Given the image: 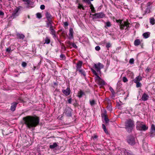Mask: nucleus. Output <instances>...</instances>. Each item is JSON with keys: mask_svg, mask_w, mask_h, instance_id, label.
I'll use <instances>...</instances> for the list:
<instances>
[{"mask_svg": "<svg viewBox=\"0 0 155 155\" xmlns=\"http://www.w3.org/2000/svg\"><path fill=\"white\" fill-rule=\"evenodd\" d=\"M136 83V87H140L141 86V84L140 82L135 83Z\"/></svg>", "mask_w": 155, "mask_h": 155, "instance_id": "43", "label": "nucleus"}, {"mask_svg": "<svg viewBox=\"0 0 155 155\" xmlns=\"http://www.w3.org/2000/svg\"><path fill=\"white\" fill-rule=\"evenodd\" d=\"M123 81L124 82H126L128 80L126 77H124L123 78Z\"/></svg>", "mask_w": 155, "mask_h": 155, "instance_id": "46", "label": "nucleus"}, {"mask_svg": "<svg viewBox=\"0 0 155 155\" xmlns=\"http://www.w3.org/2000/svg\"><path fill=\"white\" fill-rule=\"evenodd\" d=\"M49 29L50 31V33L53 36V37L55 38L56 37L55 32L53 28H50Z\"/></svg>", "mask_w": 155, "mask_h": 155, "instance_id": "24", "label": "nucleus"}, {"mask_svg": "<svg viewBox=\"0 0 155 155\" xmlns=\"http://www.w3.org/2000/svg\"><path fill=\"white\" fill-rule=\"evenodd\" d=\"M149 98V96L148 94L144 93L142 96L141 99L144 101H145L148 100Z\"/></svg>", "mask_w": 155, "mask_h": 155, "instance_id": "15", "label": "nucleus"}, {"mask_svg": "<svg viewBox=\"0 0 155 155\" xmlns=\"http://www.w3.org/2000/svg\"><path fill=\"white\" fill-rule=\"evenodd\" d=\"M141 43L140 40L139 39H136L134 42V44L135 46H138L140 45Z\"/></svg>", "mask_w": 155, "mask_h": 155, "instance_id": "23", "label": "nucleus"}, {"mask_svg": "<svg viewBox=\"0 0 155 155\" xmlns=\"http://www.w3.org/2000/svg\"><path fill=\"white\" fill-rule=\"evenodd\" d=\"M34 70H35L36 68V67L35 66L34 67Z\"/></svg>", "mask_w": 155, "mask_h": 155, "instance_id": "63", "label": "nucleus"}, {"mask_svg": "<svg viewBox=\"0 0 155 155\" xmlns=\"http://www.w3.org/2000/svg\"><path fill=\"white\" fill-rule=\"evenodd\" d=\"M82 63L83 62L81 61H79L78 62L76 66L77 71L80 70V68L82 66Z\"/></svg>", "mask_w": 155, "mask_h": 155, "instance_id": "16", "label": "nucleus"}, {"mask_svg": "<svg viewBox=\"0 0 155 155\" xmlns=\"http://www.w3.org/2000/svg\"><path fill=\"white\" fill-rule=\"evenodd\" d=\"M154 136H155V125L152 124L151 126L150 136L152 137Z\"/></svg>", "mask_w": 155, "mask_h": 155, "instance_id": "10", "label": "nucleus"}, {"mask_svg": "<svg viewBox=\"0 0 155 155\" xmlns=\"http://www.w3.org/2000/svg\"><path fill=\"white\" fill-rule=\"evenodd\" d=\"M45 16L47 19V21H52L51 19H52V17L51 16V15L50 14L49 12H47L46 13Z\"/></svg>", "mask_w": 155, "mask_h": 155, "instance_id": "20", "label": "nucleus"}, {"mask_svg": "<svg viewBox=\"0 0 155 155\" xmlns=\"http://www.w3.org/2000/svg\"><path fill=\"white\" fill-rule=\"evenodd\" d=\"M150 23L152 25H153L155 24V20L153 18H151L150 19Z\"/></svg>", "mask_w": 155, "mask_h": 155, "instance_id": "28", "label": "nucleus"}, {"mask_svg": "<svg viewBox=\"0 0 155 155\" xmlns=\"http://www.w3.org/2000/svg\"><path fill=\"white\" fill-rule=\"evenodd\" d=\"M116 21L117 23H120V26L121 29H123L125 26L127 27V28L129 27L130 23L128 22L125 21L124 22V23H122V20H116Z\"/></svg>", "mask_w": 155, "mask_h": 155, "instance_id": "4", "label": "nucleus"}, {"mask_svg": "<svg viewBox=\"0 0 155 155\" xmlns=\"http://www.w3.org/2000/svg\"><path fill=\"white\" fill-rule=\"evenodd\" d=\"M142 122L138 121L137 122L136 128L137 130L145 131L147 130L148 127L145 125L143 124Z\"/></svg>", "mask_w": 155, "mask_h": 155, "instance_id": "3", "label": "nucleus"}, {"mask_svg": "<svg viewBox=\"0 0 155 155\" xmlns=\"http://www.w3.org/2000/svg\"><path fill=\"white\" fill-rule=\"evenodd\" d=\"M101 49L100 47L99 46H97L95 47V49L96 50L98 51Z\"/></svg>", "mask_w": 155, "mask_h": 155, "instance_id": "50", "label": "nucleus"}, {"mask_svg": "<svg viewBox=\"0 0 155 155\" xmlns=\"http://www.w3.org/2000/svg\"><path fill=\"white\" fill-rule=\"evenodd\" d=\"M95 101L94 100L90 101V103L91 106L94 105L95 104Z\"/></svg>", "mask_w": 155, "mask_h": 155, "instance_id": "38", "label": "nucleus"}, {"mask_svg": "<svg viewBox=\"0 0 155 155\" xmlns=\"http://www.w3.org/2000/svg\"><path fill=\"white\" fill-rule=\"evenodd\" d=\"M27 63L25 62H23L22 63V66L23 67L25 68V67H26L27 66Z\"/></svg>", "mask_w": 155, "mask_h": 155, "instance_id": "49", "label": "nucleus"}, {"mask_svg": "<svg viewBox=\"0 0 155 155\" xmlns=\"http://www.w3.org/2000/svg\"><path fill=\"white\" fill-rule=\"evenodd\" d=\"M52 21H46V27L47 28L49 27L50 28H51L53 27V25H52Z\"/></svg>", "mask_w": 155, "mask_h": 155, "instance_id": "21", "label": "nucleus"}, {"mask_svg": "<svg viewBox=\"0 0 155 155\" xmlns=\"http://www.w3.org/2000/svg\"><path fill=\"white\" fill-rule=\"evenodd\" d=\"M91 70L92 71L93 73L96 76V79L97 78L98 76H99L98 75V74H97L96 71L92 68L91 69Z\"/></svg>", "mask_w": 155, "mask_h": 155, "instance_id": "35", "label": "nucleus"}, {"mask_svg": "<svg viewBox=\"0 0 155 155\" xmlns=\"http://www.w3.org/2000/svg\"><path fill=\"white\" fill-rule=\"evenodd\" d=\"M40 8L41 10H43V9H45V6L43 5H41L40 6Z\"/></svg>", "mask_w": 155, "mask_h": 155, "instance_id": "54", "label": "nucleus"}, {"mask_svg": "<svg viewBox=\"0 0 155 155\" xmlns=\"http://www.w3.org/2000/svg\"><path fill=\"white\" fill-rule=\"evenodd\" d=\"M98 137L96 135H94L93 137H92V138L94 140H95L97 139V138Z\"/></svg>", "mask_w": 155, "mask_h": 155, "instance_id": "58", "label": "nucleus"}, {"mask_svg": "<svg viewBox=\"0 0 155 155\" xmlns=\"http://www.w3.org/2000/svg\"><path fill=\"white\" fill-rule=\"evenodd\" d=\"M152 4V3H151L150 2H148L147 3V7H150V5Z\"/></svg>", "mask_w": 155, "mask_h": 155, "instance_id": "53", "label": "nucleus"}, {"mask_svg": "<svg viewBox=\"0 0 155 155\" xmlns=\"http://www.w3.org/2000/svg\"><path fill=\"white\" fill-rule=\"evenodd\" d=\"M150 7H149L147 8L146 10L145 11V13L146 14L149 13L150 12Z\"/></svg>", "mask_w": 155, "mask_h": 155, "instance_id": "36", "label": "nucleus"}, {"mask_svg": "<svg viewBox=\"0 0 155 155\" xmlns=\"http://www.w3.org/2000/svg\"><path fill=\"white\" fill-rule=\"evenodd\" d=\"M73 30L72 28H70L69 29V39H72L73 38Z\"/></svg>", "mask_w": 155, "mask_h": 155, "instance_id": "19", "label": "nucleus"}, {"mask_svg": "<svg viewBox=\"0 0 155 155\" xmlns=\"http://www.w3.org/2000/svg\"><path fill=\"white\" fill-rule=\"evenodd\" d=\"M96 80L99 85H104L105 84L104 81L102 80L99 76H98L97 78L96 79Z\"/></svg>", "mask_w": 155, "mask_h": 155, "instance_id": "12", "label": "nucleus"}, {"mask_svg": "<svg viewBox=\"0 0 155 155\" xmlns=\"http://www.w3.org/2000/svg\"><path fill=\"white\" fill-rule=\"evenodd\" d=\"M58 85V83L56 82H54L53 83V87L54 88H55L56 87H57Z\"/></svg>", "mask_w": 155, "mask_h": 155, "instance_id": "52", "label": "nucleus"}, {"mask_svg": "<svg viewBox=\"0 0 155 155\" xmlns=\"http://www.w3.org/2000/svg\"><path fill=\"white\" fill-rule=\"evenodd\" d=\"M58 90L57 89V88H56L55 90L54 91V94L55 95V96H57L58 95Z\"/></svg>", "mask_w": 155, "mask_h": 155, "instance_id": "48", "label": "nucleus"}, {"mask_svg": "<svg viewBox=\"0 0 155 155\" xmlns=\"http://www.w3.org/2000/svg\"><path fill=\"white\" fill-rule=\"evenodd\" d=\"M125 128L128 132H131L134 127V122L131 119L127 120L125 122Z\"/></svg>", "mask_w": 155, "mask_h": 155, "instance_id": "2", "label": "nucleus"}, {"mask_svg": "<svg viewBox=\"0 0 155 155\" xmlns=\"http://www.w3.org/2000/svg\"><path fill=\"white\" fill-rule=\"evenodd\" d=\"M82 1L87 4H90L91 2L89 0H82Z\"/></svg>", "mask_w": 155, "mask_h": 155, "instance_id": "47", "label": "nucleus"}, {"mask_svg": "<svg viewBox=\"0 0 155 155\" xmlns=\"http://www.w3.org/2000/svg\"><path fill=\"white\" fill-rule=\"evenodd\" d=\"M142 80V78L140 76L137 77L134 80V83H137L140 82V81Z\"/></svg>", "mask_w": 155, "mask_h": 155, "instance_id": "22", "label": "nucleus"}, {"mask_svg": "<svg viewBox=\"0 0 155 155\" xmlns=\"http://www.w3.org/2000/svg\"><path fill=\"white\" fill-rule=\"evenodd\" d=\"M106 26H105V27H106V26L107 27H110L111 25V24L110 22L109 21L106 22Z\"/></svg>", "mask_w": 155, "mask_h": 155, "instance_id": "41", "label": "nucleus"}, {"mask_svg": "<svg viewBox=\"0 0 155 155\" xmlns=\"http://www.w3.org/2000/svg\"><path fill=\"white\" fill-rule=\"evenodd\" d=\"M89 5H90L89 7H90V9H91V11L93 13H95L96 12L91 2L90 4H88Z\"/></svg>", "mask_w": 155, "mask_h": 155, "instance_id": "25", "label": "nucleus"}, {"mask_svg": "<svg viewBox=\"0 0 155 155\" xmlns=\"http://www.w3.org/2000/svg\"><path fill=\"white\" fill-rule=\"evenodd\" d=\"M151 68L147 67L145 70V72L146 73H148L151 71Z\"/></svg>", "mask_w": 155, "mask_h": 155, "instance_id": "44", "label": "nucleus"}, {"mask_svg": "<svg viewBox=\"0 0 155 155\" xmlns=\"http://www.w3.org/2000/svg\"><path fill=\"white\" fill-rule=\"evenodd\" d=\"M63 117V116L61 115V117H60V118H61Z\"/></svg>", "mask_w": 155, "mask_h": 155, "instance_id": "64", "label": "nucleus"}, {"mask_svg": "<svg viewBox=\"0 0 155 155\" xmlns=\"http://www.w3.org/2000/svg\"><path fill=\"white\" fill-rule=\"evenodd\" d=\"M138 4L142 2L144 0H136Z\"/></svg>", "mask_w": 155, "mask_h": 155, "instance_id": "55", "label": "nucleus"}, {"mask_svg": "<svg viewBox=\"0 0 155 155\" xmlns=\"http://www.w3.org/2000/svg\"><path fill=\"white\" fill-rule=\"evenodd\" d=\"M16 36L17 39L23 40L25 38V36L22 34L17 33L16 34Z\"/></svg>", "mask_w": 155, "mask_h": 155, "instance_id": "14", "label": "nucleus"}, {"mask_svg": "<svg viewBox=\"0 0 155 155\" xmlns=\"http://www.w3.org/2000/svg\"><path fill=\"white\" fill-rule=\"evenodd\" d=\"M45 43H46L47 44H49L50 42V39L47 37H46L45 38Z\"/></svg>", "mask_w": 155, "mask_h": 155, "instance_id": "34", "label": "nucleus"}, {"mask_svg": "<svg viewBox=\"0 0 155 155\" xmlns=\"http://www.w3.org/2000/svg\"><path fill=\"white\" fill-rule=\"evenodd\" d=\"M84 94V92L82 90H81L78 94V96L79 98H81Z\"/></svg>", "mask_w": 155, "mask_h": 155, "instance_id": "26", "label": "nucleus"}, {"mask_svg": "<svg viewBox=\"0 0 155 155\" xmlns=\"http://www.w3.org/2000/svg\"><path fill=\"white\" fill-rule=\"evenodd\" d=\"M62 50H63L64 51L65 50V47H64V46H63L62 48Z\"/></svg>", "mask_w": 155, "mask_h": 155, "instance_id": "61", "label": "nucleus"}, {"mask_svg": "<svg viewBox=\"0 0 155 155\" xmlns=\"http://www.w3.org/2000/svg\"><path fill=\"white\" fill-rule=\"evenodd\" d=\"M57 144L56 143H54L53 144L51 145L50 146V148L51 149H54L57 146Z\"/></svg>", "mask_w": 155, "mask_h": 155, "instance_id": "30", "label": "nucleus"}, {"mask_svg": "<svg viewBox=\"0 0 155 155\" xmlns=\"http://www.w3.org/2000/svg\"><path fill=\"white\" fill-rule=\"evenodd\" d=\"M18 102H14L11 104V106L10 108V110L14 111L15 110V108L17 105L18 104Z\"/></svg>", "mask_w": 155, "mask_h": 155, "instance_id": "13", "label": "nucleus"}, {"mask_svg": "<svg viewBox=\"0 0 155 155\" xmlns=\"http://www.w3.org/2000/svg\"><path fill=\"white\" fill-rule=\"evenodd\" d=\"M22 1L25 2V4L26 5L27 8L30 7V5H31V1L30 0H22Z\"/></svg>", "mask_w": 155, "mask_h": 155, "instance_id": "18", "label": "nucleus"}, {"mask_svg": "<svg viewBox=\"0 0 155 155\" xmlns=\"http://www.w3.org/2000/svg\"><path fill=\"white\" fill-rule=\"evenodd\" d=\"M129 63L131 64H133L134 63V60L133 58H131L130 59L129 61Z\"/></svg>", "mask_w": 155, "mask_h": 155, "instance_id": "42", "label": "nucleus"}, {"mask_svg": "<svg viewBox=\"0 0 155 155\" xmlns=\"http://www.w3.org/2000/svg\"><path fill=\"white\" fill-rule=\"evenodd\" d=\"M63 93L66 96H68L70 94L71 91L70 88H67L66 90H62Z\"/></svg>", "mask_w": 155, "mask_h": 155, "instance_id": "17", "label": "nucleus"}, {"mask_svg": "<svg viewBox=\"0 0 155 155\" xmlns=\"http://www.w3.org/2000/svg\"><path fill=\"white\" fill-rule=\"evenodd\" d=\"M36 16L38 18H40L42 17L41 14L40 13H38L36 14Z\"/></svg>", "mask_w": 155, "mask_h": 155, "instance_id": "39", "label": "nucleus"}, {"mask_svg": "<svg viewBox=\"0 0 155 155\" xmlns=\"http://www.w3.org/2000/svg\"><path fill=\"white\" fill-rule=\"evenodd\" d=\"M109 89L111 91V92L112 93V97H115V92L113 89V88L111 87H109Z\"/></svg>", "mask_w": 155, "mask_h": 155, "instance_id": "27", "label": "nucleus"}, {"mask_svg": "<svg viewBox=\"0 0 155 155\" xmlns=\"http://www.w3.org/2000/svg\"><path fill=\"white\" fill-rule=\"evenodd\" d=\"M94 67L98 72H100L101 69L103 68L104 66L102 64L98 62L97 64H95Z\"/></svg>", "mask_w": 155, "mask_h": 155, "instance_id": "7", "label": "nucleus"}, {"mask_svg": "<svg viewBox=\"0 0 155 155\" xmlns=\"http://www.w3.org/2000/svg\"><path fill=\"white\" fill-rule=\"evenodd\" d=\"M71 100H72V99H71V98H70V99H68V103H69V104H71Z\"/></svg>", "mask_w": 155, "mask_h": 155, "instance_id": "57", "label": "nucleus"}, {"mask_svg": "<svg viewBox=\"0 0 155 155\" xmlns=\"http://www.w3.org/2000/svg\"><path fill=\"white\" fill-rule=\"evenodd\" d=\"M72 109L69 107H67L65 110V112L67 116L71 117V116Z\"/></svg>", "mask_w": 155, "mask_h": 155, "instance_id": "11", "label": "nucleus"}, {"mask_svg": "<svg viewBox=\"0 0 155 155\" xmlns=\"http://www.w3.org/2000/svg\"><path fill=\"white\" fill-rule=\"evenodd\" d=\"M127 141L129 144L132 145H134L135 143V138L134 136L131 135L128 136Z\"/></svg>", "mask_w": 155, "mask_h": 155, "instance_id": "6", "label": "nucleus"}, {"mask_svg": "<svg viewBox=\"0 0 155 155\" xmlns=\"http://www.w3.org/2000/svg\"><path fill=\"white\" fill-rule=\"evenodd\" d=\"M21 8V6H19L17 7L16 9H15L11 15L10 18L13 19L18 17L19 15L18 12L19 11L20 9Z\"/></svg>", "mask_w": 155, "mask_h": 155, "instance_id": "5", "label": "nucleus"}, {"mask_svg": "<svg viewBox=\"0 0 155 155\" xmlns=\"http://www.w3.org/2000/svg\"><path fill=\"white\" fill-rule=\"evenodd\" d=\"M84 77L86 76V73L85 71L83 69H80L78 71Z\"/></svg>", "mask_w": 155, "mask_h": 155, "instance_id": "29", "label": "nucleus"}, {"mask_svg": "<svg viewBox=\"0 0 155 155\" xmlns=\"http://www.w3.org/2000/svg\"><path fill=\"white\" fill-rule=\"evenodd\" d=\"M64 25L65 26H67L68 25V23L67 22H65L64 23Z\"/></svg>", "mask_w": 155, "mask_h": 155, "instance_id": "60", "label": "nucleus"}, {"mask_svg": "<svg viewBox=\"0 0 155 155\" xmlns=\"http://www.w3.org/2000/svg\"><path fill=\"white\" fill-rule=\"evenodd\" d=\"M23 124L29 129H34L39 124L40 119L38 117L34 116H27L23 118Z\"/></svg>", "mask_w": 155, "mask_h": 155, "instance_id": "1", "label": "nucleus"}, {"mask_svg": "<svg viewBox=\"0 0 155 155\" xmlns=\"http://www.w3.org/2000/svg\"><path fill=\"white\" fill-rule=\"evenodd\" d=\"M93 15L95 18H102L105 17V15L103 12H99L93 14Z\"/></svg>", "mask_w": 155, "mask_h": 155, "instance_id": "8", "label": "nucleus"}, {"mask_svg": "<svg viewBox=\"0 0 155 155\" xmlns=\"http://www.w3.org/2000/svg\"><path fill=\"white\" fill-rule=\"evenodd\" d=\"M4 15V13L1 11H0V15Z\"/></svg>", "mask_w": 155, "mask_h": 155, "instance_id": "59", "label": "nucleus"}, {"mask_svg": "<svg viewBox=\"0 0 155 155\" xmlns=\"http://www.w3.org/2000/svg\"><path fill=\"white\" fill-rule=\"evenodd\" d=\"M106 47L107 48V49H109V48L111 47V44L110 42H108L106 43Z\"/></svg>", "mask_w": 155, "mask_h": 155, "instance_id": "37", "label": "nucleus"}, {"mask_svg": "<svg viewBox=\"0 0 155 155\" xmlns=\"http://www.w3.org/2000/svg\"><path fill=\"white\" fill-rule=\"evenodd\" d=\"M102 128L103 129L104 131L105 132L106 134H108V132L107 130L106 126L104 124H102Z\"/></svg>", "mask_w": 155, "mask_h": 155, "instance_id": "33", "label": "nucleus"}, {"mask_svg": "<svg viewBox=\"0 0 155 155\" xmlns=\"http://www.w3.org/2000/svg\"><path fill=\"white\" fill-rule=\"evenodd\" d=\"M71 45L72 47L73 48H77L78 47L76 45V44H75L74 43H71L70 44Z\"/></svg>", "mask_w": 155, "mask_h": 155, "instance_id": "45", "label": "nucleus"}, {"mask_svg": "<svg viewBox=\"0 0 155 155\" xmlns=\"http://www.w3.org/2000/svg\"><path fill=\"white\" fill-rule=\"evenodd\" d=\"M11 51H12V50H11V47H8V48H7L6 49V52H9Z\"/></svg>", "mask_w": 155, "mask_h": 155, "instance_id": "51", "label": "nucleus"}, {"mask_svg": "<svg viewBox=\"0 0 155 155\" xmlns=\"http://www.w3.org/2000/svg\"><path fill=\"white\" fill-rule=\"evenodd\" d=\"M127 155H134L130 151L127 153Z\"/></svg>", "mask_w": 155, "mask_h": 155, "instance_id": "56", "label": "nucleus"}, {"mask_svg": "<svg viewBox=\"0 0 155 155\" xmlns=\"http://www.w3.org/2000/svg\"><path fill=\"white\" fill-rule=\"evenodd\" d=\"M60 59L61 60H65L66 57L64 54H61L60 56Z\"/></svg>", "mask_w": 155, "mask_h": 155, "instance_id": "32", "label": "nucleus"}, {"mask_svg": "<svg viewBox=\"0 0 155 155\" xmlns=\"http://www.w3.org/2000/svg\"><path fill=\"white\" fill-rule=\"evenodd\" d=\"M101 116L102 118L104 119V120L106 124H108L109 121V119L107 117V111L106 110L104 111V113H102L101 114Z\"/></svg>", "mask_w": 155, "mask_h": 155, "instance_id": "9", "label": "nucleus"}, {"mask_svg": "<svg viewBox=\"0 0 155 155\" xmlns=\"http://www.w3.org/2000/svg\"><path fill=\"white\" fill-rule=\"evenodd\" d=\"M19 100H20V101L21 102H23V101L22 99H18Z\"/></svg>", "mask_w": 155, "mask_h": 155, "instance_id": "62", "label": "nucleus"}, {"mask_svg": "<svg viewBox=\"0 0 155 155\" xmlns=\"http://www.w3.org/2000/svg\"><path fill=\"white\" fill-rule=\"evenodd\" d=\"M148 33L149 32H148L144 33L143 34V36L145 38H148L149 37V35Z\"/></svg>", "mask_w": 155, "mask_h": 155, "instance_id": "31", "label": "nucleus"}, {"mask_svg": "<svg viewBox=\"0 0 155 155\" xmlns=\"http://www.w3.org/2000/svg\"><path fill=\"white\" fill-rule=\"evenodd\" d=\"M78 8L79 9L82 8L83 10H84V7H83L82 5L81 4H78Z\"/></svg>", "mask_w": 155, "mask_h": 155, "instance_id": "40", "label": "nucleus"}]
</instances>
